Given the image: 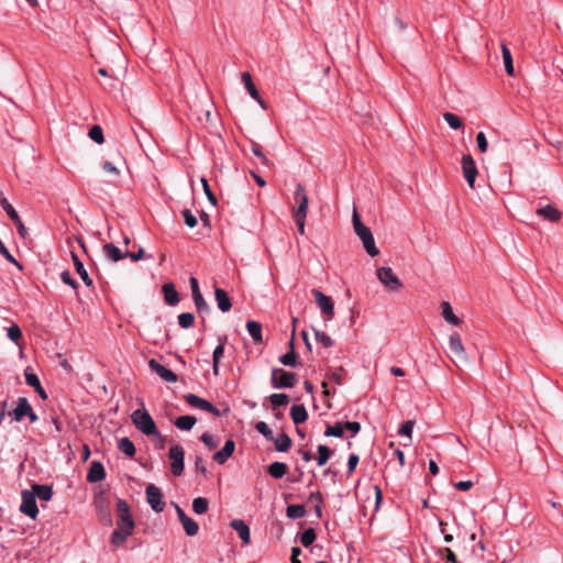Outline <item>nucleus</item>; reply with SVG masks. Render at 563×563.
<instances>
[{
    "label": "nucleus",
    "mask_w": 563,
    "mask_h": 563,
    "mask_svg": "<svg viewBox=\"0 0 563 563\" xmlns=\"http://www.w3.org/2000/svg\"><path fill=\"white\" fill-rule=\"evenodd\" d=\"M352 222H353L354 232L362 241L366 253L372 257H375L376 255H378L379 251L375 245V240H374L373 233H372L371 229L362 222L356 209H354V212L352 216Z\"/></svg>",
    "instance_id": "f257e3e1"
},
{
    "label": "nucleus",
    "mask_w": 563,
    "mask_h": 563,
    "mask_svg": "<svg viewBox=\"0 0 563 563\" xmlns=\"http://www.w3.org/2000/svg\"><path fill=\"white\" fill-rule=\"evenodd\" d=\"M135 521L133 517L120 518L117 522V528L110 536V543L114 547H121L128 538L133 533Z\"/></svg>",
    "instance_id": "f03ea898"
},
{
    "label": "nucleus",
    "mask_w": 563,
    "mask_h": 563,
    "mask_svg": "<svg viewBox=\"0 0 563 563\" xmlns=\"http://www.w3.org/2000/svg\"><path fill=\"white\" fill-rule=\"evenodd\" d=\"M133 424L143 434L150 437L152 434H158V429L152 416L146 409H136L131 415Z\"/></svg>",
    "instance_id": "7ed1b4c3"
},
{
    "label": "nucleus",
    "mask_w": 563,
    "mask_h": 563,
    "mask_svg": "<svg viewBox=\"0 0 563 563\" xmlns=\"http://www.w3.org/2000/svg\"><path fill=\"white\" fill-rule=\"evenodd\" d=\"M298 383L297 374L280 367H274L271 375V385L275 389L292 388Z\"/></svg>",
    "instance_id": "20e7f679"
},
{
    "label": "nucleus",
    "mask_w": 563,
    "mask_h": 563,
    "mask_svg": "<svg viewBox=\"0 0 563 563\" xmlns=\"http://www.w3.org/2000/svg\"><path fill=\"white\" fill-rule=\"evenodd\" d=\"M103 494L104 493L102 490L96 494L93 498V504L96 506L99 522L104 527H111L113 525L112 515L109 501L107 500Z\"/></svg>",
    "instance_id": "39448f33"
},
{
    "label": "nucleus",
    "mask_w": 563,
    "mask_h": 563,
    "mask_svg": "<svg viewBox=\"0 0 563 563\" xmlns=\"http://www.w3.org/2000/svg\"><path fill=\"white\" fill-rule=\"evenodd\" d=\"M311 295L314 298L317 306L319 307L325 321H330L334 318V302L332 298L323 294L318 288L311 289Z\"/></svg>",
    "instance_id": "423d86ee"
},
{
    "label": "nucleus",
    "mask_w": 563,
    "mask_h": 563,
    "mask_svg": "<svg viewBox=\"0 0 563 563\" xmlns=\"http://www.w3.org/2000/svg\"><path fill=\"white\" fill-rule=\"evenodd\" d=\"M170 460V471L174 476H180L185 470V450L181 445L175 444L170 446L168 452Z\"/></svg>",
    "instance_id": "0eeeda50"
},
{
    "label": "nucleus",
    "mask_w": 563,
    "mask_h": 563,
    "mask_svg": "<svg viewBox=\"0 0 563 563\" xmlns=\"http://www.w3.org/2000/svg\"><path fill=\"white\" fill-rule=\"evenodd\" d=\"M184 399H185L186 404L189 405L190 407L210 412L211 415H213L216 417L222 416V412L213 404H211L210 401H208L205 398L199 397L196 394H191V393L186 394L184 396Z\"/></svg>",
    "instance_id": "6e6552de"
},
{
    "label": "nucleus",
    "mask_w": 563,
    "mask_h": 563,
    "mask_svg": "<svg viewBox=\"0 0 563 563\" xmlns=\"http://www.w3.org/2000/svg\"><path fill=\"white\" fill-rule=\"evenodd\" d=\"M294 199L297 203V208L294 210L292 217L307 218L309 198L305 187L300 183H298L296 186Z\"/></svg>",
    "instance_id": "1a4fd4ad"
},
{
    "label": "nucleus",
    "mask_w": 563,
    "mask_h": 563,
    "mask_svg": "<svg viewBox=\"0 0 563 563\" xmlns=\"http://www.w3.org/2000/svg\"><path fill=\"white\" fill-rule=\"evenodd\" d=\"M21 497L22 503L20 505V511L31 519H35L38 515L35 494L31 493V490L24 489L22 490Z\"/></svg>",
    "instance_id": "9d476101"
},
{
    "label": "nucleus",
    "mask_w": 563,
    "mask_h": 563,
    "mask_svg": "<svg viewBox=\"0 0 563 563\" xmlns=\"http://www.w3.org/2000/svg\"><path fill=\"white\" fill-rule=\"evenodd\" d=\"M145 495L147 503L155 512H162L164 510L165 503L163 501V493L157 486L148 484L145 488Z\"/></svg>",
    "instance_id": "9b49d317"
},
{
    "label": "nucleus",
    "mask_w": 563,
    "mask_h": 563,
    "mask_svg": "<svg viewBox=\"0 0 563 563\" xmlns=\"http://www.w3.org/2000/svg\"><path fill=\"white\" fill-rule=\"evenodd\" d=\"M1 207L5 211L8 217L15 224L19 235L22 239H25L27 236V230H26L25 225L23 224L18 211L13 208V206L9 202L8 199H1Z\"/></svg>",
    "instance_id": "f8f14e48"
},
{
    "label": "nucleus",
    "mask_w": 563,
    "mask_h": 563,
    "mask_svg": "<svg viewBox=\"0 0 563 563\" xmlns=\"http://www.w3.org/2000/svg\"><path fill=\"white\" fill-rule=\"evenodd\" d=\"M462 170L463 176L471 188H474L476 176L478 174L475 161L470 154L462 156Z\"/></svg>",
    "instance_id": "ddd939ff"
},
{
    "label": "nucleus",
    "mask_w": 563,
    "mask_h": 563,
    "mask_svg": "<svg viewBox=\"0 0 563 563\" xmlns=\"http://www.w3.org/2000/svg\"><path fill=\"white\" fill-rule=\"evenodd\" d=\"M377 278L382 284L391 290L399 289L402 286L400 279L394 274L390 267H380L377 269Z\"/></svg>",
    "instance_id": "4468645a"
},
{
    "label": "nucleus",
    "mask_w": 563,
    "mask_h": 563,
    "mask_svg": "<svg viewBox=\"0 0 563 563\" xmlns=\"http://www.w3.org/2000/svg\"><path fill=\"white\" fill-rule=\"evenodd\" d=\"M148 367L167 383H176L178 376L169 368L157 362L155 358L148 361Z\"/></svg>",
    "instance_id": "2eb2a0df"
},
{
    "label": "nucleus",
    "mask_w": 563,
    "mask_h": 563,
    "mask_svg": "<svg viewBox=\"0 0 563 563\" xmlns=\"http://www.w3.org/2000/svg\"><path fill=\"white\" fill-rule=\"evenodd\" d=\"M31 407L32 406L29 402L27 398L19 397L16 400V407L13 410L9 411L8 415L13 421L21 422L29 413Z\"/></svg>",
    "instance_id": "dca6fc26"
},
{
    "label": "nucleus",
    "mask_w": 563,
    "mask_h": 563,
    "mask_svg": "<svg viewBox=\"0 0 563 563\" xmlns=\"http://www.w3.org/2000/svg\"><path fill=\"white\" fill-rule=\"evenodd\" d=\"M235 442L228 439L221 450L216 452L212 456L213 461L219 465H223L234 453Z\"/></svg>",
    "instance_id": "f3484780"
},
{
    "label": "nucleus",
    "mask_w": 563,
    "mask_h": 563,
    "mask_svg": "<svg viewBox=\"0 0 563 563\" xmlns=\"http://www.w3.org/2000/svg\"><path fill=\"white\" fill-rule=\"evenodd\" d=\"M106 470L100 461L91 462L86 479L88 483H99L106 478Z\"/></svg>",
    "instance_id": "a211bd4d"
},
{
    "label": "nucleus",
    "mask_w": 563,
    "mask_h": 563,
    "mask_svg": "<svg viewBox=\"0 0 563 563\" xmlns=\"http://www.w3.org/2000/svg\"><path fill=\"white\" fill-rule=\"evenodd\" d=\"M295 331L292 332V336L289 340L290 350L286 354L279 356L278 361L284 365L291 368L297 367L300 363L298 362V355L295 351Z\"/></svg>",
    "instance_id": "6ab92c4d"
},
{
    "label": "nucleus",
    "mask_w": 563,
    "mask_h": 563,
    "mask_svg": "<svg viewBox=\"0 0 563 563\" xmlns=\"http://www.w3.org/2000/svg\"><path fill=\"white\" fill-rule=\"evenodd\" d=\"M230 527L235 530L242 540L243 544H250L251 543V531L247 523L242 519H233L230 522Z\"/></svg>",
    "instance_id": "aec40b11"
},
{
    "label": "nucleus",
    "mask_w": 563,
    "mask_h": 563,
    "mask_svg": "<svg viewBox=\"0 0 563 563\" xmlns=\"http://www.w3.org/2000/svg\"><path fill=\"white\" fill-rule=\"evenodd\" d=\"M214 299L217 301V307L221 312H228L231 310L232 301L224 289L217 287L214 289Z\"/></svg>",
    "instance_id": "412c9836"
},
{
    "label": "nucleus",
    "mask_w": 563,
    "mask_h": 563,
    "mask_svg": "<svg viewBox=\"0 0 563 563\" xmlns=\"http://www.w3.org/2000/svg\"><path fill=\"white\" fill-rule=\"evenodd\" d=\"M162 291L164 295V300L168 306L174 307L179 303L180 297L173 283L164 284L162 287Z\"/></svg>",
    "instance_id": "4be33fe9"
},
{
    "label": "nucleus",
    "mask_w": 563,
    "mask_h": 563,
    "mask_svg": "<svg viewBox=\"0 0 563 563\" xmlns=\"http://www.w3.org/2000/svg\"><path fill=\"white\" fill-rule=\"evenodd\" d=\"M536 213L542 219L548 220L550 222H558L562 217L561 211L552 205H547L542 208L537 209Z\"/></svg>",
    "instance_id": "5701e85b"
},
{
    "label": "nucleus",
    "mask_w": 563,
    "mask_h": 563,
    "mask_svg": "<svg viewBox=\"0 0 563 563\" xmlns=\"http://www.w3.org/2000/svg\"><path fill=\"white\" fill-rule=\"evenodd\" d=\"M71 260L75 266L76 273L80 276L81 280L87 287H91L93 282L90 278L88 272L86 271L84 263L80 261L78 255L74 252H71Z\"/></svg>",
    "instance_id": "b1692460"
},
{
    "label": "nucleus",
    "mask_w": 563,
    "mask_h": 563,
    "mask_svg": "<svg viewBox=\"0 0 563 563\" xmlns=\"http://www.w3.org/2000/svg\"><path fill=\"white\" fill-rule=\"evenodd\" d=\"M31 493L35 494V498L43 501H49L53 498V486L43 484H33Z\"/></svg>",
    "instance_id": "393cba45"
},
{
    "label": "nucleus",
    "mask_w": 563,
    "mask_h": 563,
    "mask_svg": "<svg viewBox=\"0 0 563 563\" xmlns=\"http://www.w3.org/2000/svg\"><path fill=\"white\" fill-rule=\"evenodd\" d=\"M102 251H103V254L104 256L113 262V263H117L123 258H125L126 256L124 255V252H122L118 246H115L113 243H106L103 244L102 246Z\"/></svg>",
    "instance_id": "a878e982"
},
{
    "label": "nucleus",
    "mask_w": 563,
    "mask_h": 563,
    "mask_svg": "<svg viewBox=\"0 0 563 563\" xmlns=\"http://www.w3.org/2000/svg\"><path fill=\"white\" fill-rule=\"evenodd\" d=\"M288 470L286 463L276 461L267 466V474L275 479H280L288 473Z\"/></svg>",
    "instance_id": "bb28decb"
},
{
    "label": "nucleus",
    "mask_w": 563,
    "mask_h": 563,
    "mask_svg": "<svg viewBox=\"0 0 563 563\" xmlns=\"http://www.w3.org/2000/svg\"><path fill=\"white\" fill-rule=\"evenodd\" d=\"M440 308H441V314L448 323H450L452 325L461 324L462 320L455 316L449 301H442L440 305Z\"/></svg>",
    "instance_id": "cd10ccee"
},
{
    "label": "nucleus",
    "mask_w": 563,
    "mask_h": 563,
    "mask_svg": "<svg viewBox=\"0 0 563 563\" xmlns=\"http://www.w3.org/2000/svg\"><path fill=\"white\" fill-rule=\"evenodd\" d=\"M292 422L298 426L308 420V411L303 405H292L290 408Z\"/></svg>",
    "instance_id": "c85d7f7f"
},
{
    "label": "nucleus",
    "mask_w": 563,
    "mask_h": 563,
    "mask_svg": "<svg viewBox=\"0 0 563 563\" xmlns=\"http://www.w3.org/2000/svg\"><path fill=\"white\" fill-rule=\"evenodd\" d=\"M246 330L255 344H261L263 342L262 324L260 322L249 320L246 322Z\"/></svg>",
    "instance_id": "c756f323"
},
{
    "label": "nucleus",
    "mask_w": 563,
    "mask_h": 563,
    "mask_svg": "<svg viewBox=\"0 0 563 563\" xmlns=\"http://www.w3.org/2000/svg\"><path fill=\"white\" fill-rule=\"evenodd\" d=\"M449 347L456 356H464L465 351L462 339L457 332H453L449 338Z\"/></svg>",
    "instance_id": "7c9ffc66"
},
{
    "label": "nucleus",
    "mask_w": 563,
    "mask_h": 563,
    "mask_svg": "<svg viewBox=\"0 0 563 563\" xmlns=\"http://www.w3.org/2000/svg\"><path fill=\"white\" fill-rule=\"evenodd\" d=\"M196 422H197L196 417L190 416V415H185V416H179L178 418H176V420L174 421V424L179 430L190 431L194 428V426L196 424Z\"/></svg>",
    "instance_id": "2f4dec72"
},
{
    "label": "nucleus",
    "mask_w": 563,
    "mask_h": 563,
    "mask_svg": "<svg viewBox=\"0 0 563 563\" xmlns=\"http://www.w3.org/2000/svg\"><path fill=\"white\" fill-rule=\"evenodd\" d=\"M272 442H274L276 451L283 453L287 452L292 444L291 438L285 432L280 433L277 438L274 437Z\"/></svg>",
    "instance_id": "473e14b6"
},
{
    "label": "nucleus",
    "mask_w": 563,
    "mask_h": 563,
    "mask_svg": "<svg viewBox=\"0 0 563 563\" xmlns=\"http://www.w3.org/2000/svg\"><path fill=\"white\" fill-rule=\"evenodd\" d=\"M501 54H503V60H504L506 73L509 76H514L515 68H514L512 55H511L510 49L504 43L501 44Z\"/></svg>",
    "instance_id": "72a5a7b5"
},
{
    "label": "nucleus",
    "mask_w": 563,
    "mask_h": 563,
    "mask_svg": "<svg viewBox=\"0 0 563 563\" xmlns=\"http://www.w3.org/2000/svg\"><path fill=\"white\" fill-rule=\"evenodd\" d=\"M118 449L129 457H133L136 453L134 443L128 437L118 441Z\"/></svg>",
    "instance_id": "f704fd0d"
},
{
    "label": "nucleus",
    "mask_w": 563,
    "mask_h": 563,
    "mask_svg": "<svg viewBox=\"0 0 563 563\" xmlns=\"http://www.w3.org/2000/svg\"><path fill=\"white\" fill-rule=\"evenodd\" d=\"M318 455H317V464L318 466H323L330 460L333 454V450L324 444L318 445Z\"/></svg>",
    "instance_id": "c9c22d12"
},
{
    "label": "nucleus",
    "mask_w": 563,
    "mask_h": 563,
    "mask_svg": "<svg viewBox=\"0 0 563 563\" xmlns=\"http://www.w3.org/2000/svg\"><path fill=\"white\" fill-rule=\"evenodd\" d=\"M306 508L303 505L292 504L286 508V516L290 519H300L305 517Z\"/></svg>",
    "instance_id": "e433bc0d"
},
{
    "label": "nucleus",
    "mask_w": 563,
    "mask_h": 563,
    "mask_svg": "<svg viewBox=\"0 0 563 563\" xmlns=\"http://www.w3.org/2000/svg\"><path fill=\"white\" fill-rule=\"evenodd\" d=\"M241 79H242V82L244 84L245 89L250 93V96L253 99H257L260 93L252 80L251 74L247 71L243 73L241 76Z\"/></svg>",
    "instance_id": "4c0bfd02"
},
{
    "label": "nucleus",
    "mask_w": 563,
    "mask_h": 563,
    "mask_svg": "<svg viewBox=\"0 0 563 563\" xmlns=\"http://www.w3.org/2000/svg\"><path fill=\"white\" fill-rule=\"evenodd\" d=\"M324 437L342 438L344 435V428L342 421H336L334 424H328L324 430Z\"/></svg>",
    "instance_id": "58836bf2"
},
{
    "label": "nucleus",
    "mask_w": 563,
    "mask_h": 563,
    "mask_svg": "<svg viewBox=\"0 0 563 563\" xmlns=\"http://www.w3.org/2000/svg\"><path fill=\"white\" fill-rule=\"evenodd\" d=\"M209 500L206 497H197L192 501V510L197 515H203L208 511Z\"/></svg>",
    "instance_id": "ea45409f"
},
{
    "label": "nucleus",
    "mask_w": 563,
    "mask_h": 563,
    "mask_svg": "<svg viewBox=\"0 0 563 563\" xmlns=\"http://www.w3.org/2000/svg\"><path fill=\"white\" fill-rule=\"evenodd\" d=\"M443 119L445 120L448 125L453 130H460L464 126L461 118L452 112H444Z\"/></svg>",
    "instance_id": "a19ab883"
},
{
    "label": "nucleus",
    "mask_w": 563,
    "mask_h": 563,
    "mask_svg": "<svg viewBox=\"0 0 563 563\" xmlns=\"http://www.w3.org/2000/svg\"><path fill=\"white\" fill-rule=\"evenodd\" d=\"M317 538V533L313 528H307L300 533V542L305 548L310 547Z\"/></svg>",
    "instance_id": "79ce46f5"
},
{
    "label": "nucleus",
    "mask_w": 563,
    "mask_h": 563,
    "mask_svg": "<svg viewBox=\"0 0 563 563\" xmlns=\"http://www.w3.org/2000/svg\"><path fill=\"white\" fill-rule=\"evenodd\" d=\"M268 399L273 409L284 407L289 402V396L287 394H272Z\"/></svg>",
    "instance_id": "37998d69"
},
{
    "label": "nucleus",
    "mask_w": 563,
    "mask_h": 563,
    "mask_svg": "<svg viewBox=\"0 0 563 563\" xmlns=\"http://www.w3.org/2000/svg\"><path fill=\"white\" fill-rule=\"evenodd\" d=\"M181 525L184 527V530L187 536L194 537L199 531L198 523L190 517H187L186 519L181 520Z\"/></svg>",
    "instance_id": "c03bdc74"
},
{
    "label": "nucleus",
    "mask_w": 563,
    "mask_h": 563,
    "mask_svg": "<svg viewBox=\"0 0 563 563\" xmlns=\"http://www.w3.org/2000/svg\"><path fill=\"white\" fill-rule=\"evenodd\" d=\"M313 334L316 341L324 347H332L334 345V341L325 332L313 328Z\"/></svg>",
    "instance_id": "a18cd8bd"
},
{
    "label": "nucleus",
    "mask_w": 563,
    "mask_h": 563,
    "mask_svg": "<svg viewBox=\"0 0 563 563\" xmlns=\"http://www.w3.org/2000/svg\"><path fill=\"white\" fill-rule=\"evenodd\" d=\"M251 151L261 161L263 165L271 166V161L263 153L262 146L255 141H251Z\"/></svg>",
    "instance_id": "49530a36"
},
{
    "label": "nucleus",
    "mask_w": 563,
    "mask_h": 563,
    "mask_svg": "<svg viewBox=\"0 0 563 563\" xmlns=\"http://www.w3.org/2000/svg\"><path fill=\"white\" fill-rule=\"evenodd\" d=\"M88 136L97 144H102L104 142L103 130L98 124H95L89 129Z\"/></svg>",
    "instance_id": "de8ad7c7"
},
{
    "label": "nucleus",
    "mask_w": 563,
    "mask_h": 563,
    "mask_svg": "<svg viewBox=\"0 0 563 563\" xmlns=\"http://www.w3.org/2000/svg\"><path fill=\"white\" fill-rule=\"evenodd\" d=\"M178 324L183 329H189L195 323V316L191 312H183L178 314Z\"/></svg>",
    "instance_id": "09e8293b"
},
{
    "label": "nucleus",
    "mask_w": 563,
    "mask_h": 563,
    "mask_svg": "<svg viewBox=\"0 0 563 563\" xmlns=\"http://www.w3.org/2000/svg\"><path fill=\"white\" fill-rule=\"evenodd\" d=\"M255 430L258 433H261L267 441L274 440V433L266 422H264V421L256 422Z\"/></svg>",
    "instance_id": "8fccbe9b"
},
{
    "label": "nucleus",
    "mask_w": 563,
    "mask_h": 563,
    "mask_svg": "<svg viewBox=\"0 0 563 563\" xmlns=\"http://www.w3.org/2000/svg\"><path fill=\"white\" fill-rule=\"evenodd\" d=\"M192 299H194L196 309L199 313H208L210 311V307L206 302V300L201 294L194 295Z\"/></svg>",
    "instance_id": "3c124183"
},
{
    "label": "nucleus",
    "mask_w": 563,
    "mask_h": 563,
    "mask_svg": "<svg viewBox=\"0 0 563 563\" xmlns=\"http://www.w3.org/2000/svg\"><path fill=\"white\" fill-rule=\"evenodd\" d=\"M346 376V371L343 367H339L335 371L327 375L328 378L333 380L336 385H343Z\"/></svg>",
    "instance_id": "603ef678"
},
{
    "label": "nucleus",
    "mask_w": 563,
    "mask_h": 563,
    "mask_svg": "<svg viewBox=\"0 0 563 563\" xmlns=\"http://www.w3.org/2000/svg\"><path fill=\"white\" fill-rule=\"evenodd\" d=\"M115 507H117V512H118L119 519L125 518V516L132 517L130 514V506L124 499L118 498L117 503H115Z\"/></svg>",
    "instance_id": "864d4df0"
},
{
    "label": "nucleus",
    "mask_w": 563,
    "mask_h": 563,
    "mask_svg": "<svg viewBox=\"0 0 563 563\" xmlns=\"http://www.w3.org/2000/svg\"><path fill=\"white\" fill-rule=\"evenodd\" d=\"M7 335L12 342L19 344V341L22 339L23 334L20 327L14 323L7 329Z\"/></svg>",
    "instance_id": "5fc2aeb1"
},
{
    "label": "nucleus",
    "mask_w": 563,
    "mask_h": 563,
    "mask_svg": "<svg viewBox=\"0 0 563 563\" xmlns=\"http://www.w3.org/2000/svg\"><path fill=\"white\" fill-rule=\"evenodd\" d=\"M413 427H415V421L407 420L398 429V434H400L402 437H408L409 439H411Z\"/></svg>",
    "instance_id": "6e6d98bb"
},
{
    "label": "nucleus",
    "mask_w": 563,
    "mask_h": 563,
    "mask_svg": "<svg viewBox=\"0 0 563 563\" xmlns=\"http://www.w3.org/2000/svg\"><path fill=\"white\" fill-rule=\"evenodd\" d=\"M200 440L209 450H213L219 445V441L208 432L202 433Z\"/></svg>",
    "instance_id": "4d7b16f0"
},
{
    "label": "nucleus",
    "mask_w": 563,
    "mask_h": 563,
    "mask_svg": "<svg viewBox=\"0 0 563 563\" xmlns=\"http://www.w3.org/2000/svg\"><path fill=\"white\" fill-rule=\"evenodd\" d=\"M181 214L184 218V222L188 228L192 229L197 225V217L189 209H184Z\"/></svg>",
    "instance_id": "13d9d810"
},
{
    "label": "nucleus",
    "mask_w": 563,
    "mask_h": 563,
    "mask_svg": "<svg viewBox=\"0 0 563 563\" xmlns=\"http://www.w3.org/2000/svg\"><path fill=\"white\" fill-rule=\"evenodd\" d=\"M24 376H25V383L29 386L35 388L36 386L41 385L38 376L35 373H33L30 367H27L25 369Z\"/></svg>",
    "instance_id": "bf43d9fd"
},
{
    "label": "nucleus",
    "mask_w": 563,
    "mask_h": 563,
    "mask_svg": "<svg viewBox=\"0 0 563 563\" xmlns=\"http://www.w3.org/2000/svg\"><path fill=\"white\" fill-rule=\"evenodd\" d=\"M201 185H202V188H203V191L209 200V202L212 205V206H217V197L216 195L212 192L209 184H208V180L205 178V177H201Z\"/></svg>",
    "instance_id": "052dcab7"
},
{
    "label": "nucleus",
    "mask_w": 563,
    "mask_h": 563,
    "mask_svg": "<svg viewBox=\"0 0 563 563\" xmlns=\"http://www.w3.org/2000/svg\"><path fill=\"white\" fill-rule=\"evenodd\" d=\"M60 280L70 286L73 289L77 290L79 285L78 283L76 282V279L73 278L71 274L69 273V271L65 269L60 273Z\"/></svg>",
    "instance_id": "680f3d73"
},
{
    "label": "nucleus",
    "mask_w": 563,
    "mask_h": 563,
    "mask_svg": "<svg viewBox=\"0 0 563 563\" xmlns=\"http://www.w3.org/2000/svg\"><path fill=\"white\" fill-rule=\"evenodd\" d=\"M344 431L351 432V438L356 435L361 431V423L357 421H345L343 422Z\"/></svg>",
    "instance_id": "e2e57ef3"
},
{
    "label": "nucleus",
    "mask_w": 563,
    "mask_h": 563,
    "mask_svg": "<svg viewBox=\"0 0 563 563\" xmlns=\"http://www.w3.org/2000/svg\"><path fill=\"white\" fill-rule=\"evenodd\" d=\"M477 148L481 153H485L488 148V141L484 132H478L476 135Z\"/></svg>",
    "instance_id": "0e129e2a"
},
{
    "label": "nucleus",
    "mask_w": 563,
    "mask_h": 563,
    "mask_svg": "<svg viewBox=\"0 0 563 563\" xmlns=\"http://www.w3.org/2000/svg\"><path fill=\"white\" fill-rule=\"evenodd\" d=\"M439 553L444 555L446 563H459L455 553L450 548H442Z\"/></svg>",
    "instance_id": "69168bd1"
},
{
    "label": "nucleus",
    "mask_w": 563,
    "mask_h": 563,
    "mask_svg": "<svg viewBox=\"0 0 563 563\" xmlns=\"http://www.w3.org/2000/svg\"><path fill=\"white\" fill-rule=\"evenodd\" d=\"M360 462V456L356 453H351L347 459V474L351 475Z\"/></svg>",
    "instance_id": "338daca9"
},
{
    "label": "nucleus",
    "mask_w": 563,
    "mask_h": 563,
    "mask_svg": "<svg viewBox=\"0 0 563 563\" xmlns=\"http://www.w3.org/2000/svg\"><path fill=\"white\" fill-rule=\"evenodd\" d=\"M124 255L128 258L132 260L133 262H137V261L142 260L145 256L144 250L141 246L139 247L137 252L125 251Z\"/></svg>",
    "instance_id": "774afa93"
}]
</instances>
